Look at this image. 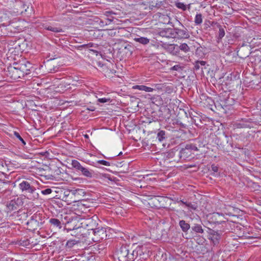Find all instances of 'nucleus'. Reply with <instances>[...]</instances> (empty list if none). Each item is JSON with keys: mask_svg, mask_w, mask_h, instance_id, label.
I'll return each instance as SVG.
<instances>
[{"mask_svg": "<svg viewBox=\"0 0 261 261\" xmlns=\"http://www.w3.org/2000/svg\"><path fill=\"white\" fill-rule=\"evenodd\" d=\"M141 255V247H137L135 249L130 250L128 246H121L115 253V261H134L138 256Z\"/></svg>", "mask_w": 261, "mask_h": 261, "instance_id": "1", "label": "nucleus"}, {"mask_svg": "<svg viewBox=\"0 0 261 261\" xmlns=\"http://www.w3.org/2000/svg\"><path fill=\"white\" fill-rule=\"evenodd\" d=\"M15 66L11 67L9 71L11 72H18L17 75L14 76V80H16L21 76H23L24 74H28L32 68V64L28 61H23L20 63H16Z\"/></svg>", "mask_w": 261, "mask_h": 261, "instance_id": "2", "label": "nucleus"}, {"mask_svg": "<svg viewBox=\"0 0 261 261\" xmlns=\"http://www.w3.org/2000/svg\"><path fill=\"white\" fill-rule=\"evenodd\" d=\"M76 222L77 224H75V225L74 227L75 226L77 228L82 227V229H85V232L86 233V236H87V234H89V231H92L95 229L97 225L94 217L87 219L80 218L79 222Z\"/></svg>", "mask_w": 261, "mask_h": 261, "instance_id": "3", "label": "nucleus"}, {"mask_svg": "<svg viewBox=\"0 0 261 261\" xmlns=\"http://www.w3.org/2000/svg\"><path fill=\"white\" fill-rule=\"evenodd\" d=\"M75 222H79V219L77 218L72 219L70 222H68V227L66 228L67 231H72L73 233H71L72 236H74L75 237L81 239L86 237V233L85 229H82V227L79 228L74 227L75 224H77Z\"/></svg>", "mask_w": 261, "mask_h": 261, "instance_id": "4", "label": "nucleus"}, {"mask_svg": "<svg viewBox=\"0 0 261 261\" xmlns=\"http://www.w3.org/2000/svg\"><path fill=\"white\" fill-rule=\"evenodd\" d=\"M19 189L27 194L28 198L30 199H35L38 198L39 194L36 193V189L33 186L27 181H23L19 185Z\"/></svg>", "mask_w": 261, "mask_h": 261, "instance_id": "5", "label": "nucleus"}, {"mask_svg": "<svg viewBox=\"0 0 261 261\" xmlns=\"http://www.w3.org/2000/svg\"><path fill=\"white\" fill-rule=\"evenodd\" d=\"M91 239L94 242H100L101 240L106 239L107 238V233L106 228L98 227L92 231L89 232V236H91Z\"/></svg>", "mask_w": 261, "mask_h": 261, "instance_id": "6", "label": "nucleus"}, {"mask_svg": "<svg viewBox=\"0 0 261 261\" xmlns=\"http://www.w3.org/2000/svg\"><path fill=\"white\" fill-rule=\"evenodd\" d=\"M71 165L72 167L77 171H81L82 174L84 176L88 178H92L94 175V171L92 170L83 167L81 163L76 160H72Z\"/></svg>", "mask_w": 261, "mask_h": 261, "instance_id": "7", "label": "nucleus"}, {"mask_svg": "<svg viewBox=\"0 0 261 261\" xmlns=\"http://www.w3.org/2000/svg\"><path fill=\"white\" fill-rule=\"evenodd\" d=\"M23 204L22 201L19 198H14L7 202L5 211L7 213L16 211Z\"/></svg>", "mask_w": 261, "mask_h": 261, "instance_id": "8", "label": "nucleus"}, {"mask_svg": "<svg viewBox=\"0 0 261 261\" xmlns=\"http://www.w3.org/2000/svg\"><path fill=\"white\" fill-rule=\"evenodd\" d=\"M13 16V15L10 11H6L4 13L3 15L1 17L2 21L4 22L3 24L6 26L9 25L14 28H18V26L15 24L16 19H11V17Z\"/></svg>", "mask_w": 261, "mask_h": 261, "instance_id": "9", "label": "nucleus"}, {"mask_svg": "<svg viewBox=\"0 0 261 261\" xmlns=\"http://www.w3.org/2000/svg\"><path fill=\"white\" fill-rule=\"evenodd\" d=\"M40 220L39 214H34L28 221L27 225L30 227V229L35 230L39 226Z\"/></svg>", "mask_w": 261, "mask_h": 261, "instance_id": "10", "label": "nucleus"}, {"mask_svg": "<svg viewBox=\"0 0 261 261\" xmlns=\"http://www.w3.org/2000/svg\"><path fill=\"white\" fill-rule=\"evenodd\" d=\"M225 215L233 216V215L232 212L229 211L226 207L224 208L221 212H216L213 214V218H215L216 219L221 217L225 219L224 218Z\"/></svg>", "mask_w": 261, "mask_h": 261, "instance_id": "11", "label": "nucleus"}, {"mask_svg": "<svg viewBox=\"0 0 261 261\" xmlns=\"http://www.w3.org/2000/svg\"><path fill=\"white\" fill-rule=\"evenodd\" d=\"M42 28H44V29H46L47 30H48V31H51L53 32H55V33L63 32L62 29L60 28L51 26V25H49L45 24H43L42 25Z\"/></svg>", "mask_w": 261, "mask_h": 261, "instance_id": "12", "label": "nucleus"}, {"mask_svg": "<svg viewBox=\"0 0 261 261\" xmlns=\"http://www.w3.org/2000/svg\"><path fill=\"white\" fill-rule=\"evenodd\" d=\"M133 89H138L141 91H144L147 92H152L154 91V89L145 85H135L133 87Z\"/></svg>", "mask_w": 261, "mask_h": 261, "instance_id": "13", "label": "nucleus"}, {"mask_svg": "<svg viewBox=\"0 0 261 261\" xmlns=\"http://www.w3.org/2000/svg\"><path fill=\"white\" fill-rule=\"evenodd\" d=\"M177 34L179 37L182 38H188L190 37V35L186 29L181 30V29H177L176 32Z\"/></svg>", "mask_w": 261, "mask_h": 261, "instance_id": "14", "label": "nucleus"}, {"mask_svg": "<svg viewBox=\"0 0 261 261\" xmlns=\"http://www.w3.org/2000/svg\"><path fill=\"white\" fill-rule=\"evenodd\" d=\"M179 225L184 232H187L190 228V224L186 222L185 220H180Z\"/></svg>", "mask_w": 261, "mask_h": 261, "instance_id": "15", "label": "nucleus"}, {"mask_svg": "<svg viewBox=\"0 0 261 261\" xmlns=\"http://www.w3.org/2000/svg\"><path fill=\"white\" fill-rule=\"evenodd\" d=\"M134 40L143 45H146L149 43L150 39L146 37H141L134 38Z\"/></svg>", "mask_w": 261, "mask_h": 261, "instance_id": "16", "label": "nucleus"}, {"mask_svg": "<svg viewBox=\"0 0 261 261\" xmlns=\"http://www.w3.org/2000/svg\"><path fill=\"white\" fill-rule=\"evenodd\" d=\"M172 29H167L166 30H163L160 32V35L163 37L170 38L171 37L170 35L172 34Z\"/></svg>", "mask_w": 261, "mask_h": 261, "instance_id": "17", "label": "nucleus"}, {"mask_svg": "<svg viewBox=\"0 0 261 261\" xmlns=\"http://www.w3.org/2000/svg\"><path fill=\"white\" fill-rule=\"evenodd\" d=\"M49 222L54 226L61 228L62 225L60 221L56 218H51L49 219Z\"/></svg>", "mask_w": 261, "mask_h": 261, "instance_id": "18", "label": "nucleus"}, {"mask_svg": "<svg viewBox=\"0 0 261 261\" xmlns=\"http://www.w3.org/2000/svg\"><path fill=\"white\" fill-rule=\"evenodd\" d=\"M220 239V236L218 232H215L212 235L211 240L214 244H218Z\"/></svg>", "mask_w": 261, "mask_h": 261, "instance_id": "19", "label": "nucleus"}, {"mask_svg": "<svg viewBox=\"0 0 261 261\" xmlns=\"http://www.w3.org/2000/svg\"><path fill=\"white\" fill-rule=\"evenodd\" d=\"M79 242V241L75 240H69L66 242V247L70 249Z\"/></svg>", "mask_w": 261, "mask_h": 261, "instance_id": "20", "label": "nucleus"}, {"mask_svg": "<svg viewBox=\"0 0 261 261\" xmlns=\"http://www.w3.org/2000/svg\"><path fill=\"white\" fill-rule=\"evenodd\" d=\"M192 230L197 233H202L203 230L201 226L199 224H196L192 227Z\"/></svg>", "mask_w": 261, "mask_h": 261, "instance_id": "21", "label": "nucleus"}, {"mask_svg": "<svg viewBox=\"0 0 261 261\" xmlns=\"http://www.w3.org/2000/svg\"><path fill=\"white\" fill-rule=\"evenodd\" d=\"M194 22L197 25L200 24L202 22V17L200 13L196 15Z\"/></svg>", "mask_w": 261, "mask_h": 261, "instance_id": "22", "label": "nucleus"}, {"mask_svg": "<svg viewBox=\"0 0 261 261\" xmlns=\"http://www.w3.org/2000/svg\"><path fill=\"white\" fill-rule=\"evenodd\" d=\"M165 132L163 130H160L157 135V139L160 142H162L165 138Z\"/></svg>", "mask_w": 261, "mask_h": 261, "instance_id": "23", "label": "nucleus"}, {"mask_svg": "<svg viewBox=\"0 0 261 261\" xmlns=\"http://www.w3.org/2000/svg\"><path fill=\"white\" fill-rule=\"evenodd\" d=\"M179 49L187 53L190 50V48L186 43H182L179 46Z\"/></svg>", "mask_w": 261, "mask_h": 261, "instance_id": "24", "label": "nucleus"}, {"mask_svg": "<svg viewBox=\"0 0 261 261\" xmlns=\"http://www.w3.org/2000/svg\"><path fill=\"white\" fill-rule=\"evenodd\" d=\"M175 5L177 8H178V9H180L183 11H185L187 9V6L181 2L176 3Z\"/></svg>", "mask_w": 261, "mask_h": 261, "instance_id": "25", "label": "nucleus"}, {"mask_svg": "<svg viewBox=\"0 0 261 261\" xmlns=\"http://www.w3.org/2000/svg\"><path fill=\"white\" fill-rule=\"evenodd\" d=\"M181 202L185 204L188 207H189L190 210H195L197 208V206L195 204H193L191 203L185 202L181 201Z\"/></svg>", "mask_w": 261, "mask_h": 261, "instance_id": "26", "label": "nucleus"}, {"mask_svg": "<svg viewBox=\"0 0 261 261\" xmlns=\"http://www.w3.org/2000/svg\"><path fill=\"white\" fill-rule=\"evenodd\" d=\"M238 125L241 127H251L252 125L250 123L244 121L242 123H239Z\"/></svg>", "mask_w": 261, "mask_h": 261, "instance_id": "27", "label": "nucleus"}, {"mask_svg": "<svg viewBox=\"0 0 261 261\" xmlns=\"http://www.w3.org/2000/svg\"><path fill=\"white\" fill-rule=\"evenodd\" d=\"M225 35V31L221 26L219 27V38L222 39Z\"/></svg>", "mask_w": 261, "mask_h": 261, "instance_id": "28", "label": "nucleus"}, {"mask_svg": "<svg viewBox=\"0 0 261 261\" xmlns=\"http://www.w3.org/2000/svg\"><path fill=\"white\" fill-rule=\"evenodd\" d=\"M97 163L106 166H110L111 165V164L109 162L105 160H98Z\"/></svg>", "mask_w": 261, "mask_h": 261, "instance_id": "29", "label": "nucleus"}, {"mask_svg": "<svg viewBox=\"0 0 261 261\" xmlns=\"http://www.w3.org/2000/svg\"><path fill=\"white\" fill-rule=\"evenodd\" d=\"M14 134V136L18 139H19L23 143V145L25 144V141L23 140V139L22 138V137L20 136V135L18 133L15 132Z\"/></svg>", "mask_w": 261, "mask_h": 261, "instance_id": "30", "label": "nucleus"}, {"mask_svg": "<svg viewBox=\"0 0 261 261\" xmlns=\"http://www.w3.org/2000/svg\"><path fill=\"white\" fill-rule=\"evenodd\" d=\"M41 193L43 195H48L52 192L51 189L48 188L41 191Z\"/></svg>", "mask_w": 261, "mask_h": 261, "instance_id": "31", "label": "nucleus"}, {"mask_svg": "<svg viewBox=\"0 0 261 261\" xmlns=\"http://www.w3.org/2000/svg\"><path fill=\"white\" fill-rule=\"evenodd\" d=\"M171 70L179 71L181 70V67L179 65H176L171 68Z\"/></svg>", "mask_w": 261, "mask_h": 261, "instance_id": "32", "label": "nucleus"}, {"mask_svg": "<svg viewBox=\"0 0 261 261\" xmlns=\"http://www.w3.org/2000/svg\"><path fill=\"white\" fill-rule=\"evenodd\" d=\"M110 100V98H101L98 99V101L101 103H105L109 102Z\"/></svg>", "mask_w": 261, "mask_h": 261, "instance_id": "33", "label": "nucleus"}, {"mask_svg": "<svg viewBox=\"0 0 261 261\" xmlns=\"http://www.w3.org/2000/svg\"><path fill=\"white\" fill-rule=\"evenodd\" d=\"M71 192L74 195H75L77 193L80 194V193H83V190L82 189H76V190H72V191H71Z\"/></svg>", "mask_w": 261, "mask_h": 261, "instance_id": "34", "label": "nucleus"}, {"mask_svg": "<svg viewBox=\"0 0 261 261\" xmlns=\"http://www.w3.org/2000/svg\"><path fill=\"white\" fill-rule=\"evenodd\" d=\"M212 171H213L215 173H217L218 171V167L215 165H212Z\"/></svg>", "mask_w": 261, "mask_h": 261, "instance_id": "35", "label": "nucleus"}, {"mask_svg": "<svg viewBox=\"0 0 261 261\" xmlns=\"http://www.w3.org/2000/svg\"><path fill=\"white\" fill-rule=\"evenodd\" d=\"M198 63L199 64L200 66H204L206 64V62L204 61H197Z\"/></svg>", "mask_w": 261, "mask_h": 261, "instance_id": "36", "label": "nucleus"}, {"mask_svg": "<svg viewBox=\"0 0 261 261\" xmlns=\"http://www.w3.org/2000/svg\"><path fill=\"white\" fill-rule=\"evenodd\" d=\"M200 65H199V64L198 63V62L197 61L195 63V68L196 69V70H198L200 68Z\"/></svg>", "mask_w": 261, "mask_h": 261, "instance_id": "37", "label": "nucleus"}, {"mask_svg": "<svg viewBox=\"0 0 261 261\" xmlns=\"http://www.w3.org/2000/svg\"><path fill=\"white\" fill-rule=\"evenodd\" d=\"M23 12L22 11H17L16 12H15V15H17L20 14H21Z\"/></svg>", "mask_w": 261, "mask_h": 261, "instance_id": "38", "label": "nucleus"}, {"mask_svg": "<svg viewBox=\"0 0 261 261\" xmlns=\"http://www.w3.org/2000/svg\"><path fill=\"white\" fill-rule=\"evenodd\" d=\"M225 222V220H223V219H220V220H219V221H217V222H218L219 224H221V223H223V222Z\"/></svg>", "mask_w": 261, "mask_h": 261, "instance_id": "39", "label": "nucleus"}, {"mask_svg": "<svg viewBox=\"0 0 261 261\" xmlns=\"http://www.w3.org/2000/svg\"><path fill=\"white\" fill-rule=\"evenodd\" d=\"M12 77L14 79V76L15 75H17V74H18L19 73H20V72H14V73H13V72H12Z\"/></svg>", "mask_w": 261, "mask_h": 261, "instance_id": "40", "label": "nucleus"}, {"mask_svg": "<svg viewBox=\"0 0 261 261\" xmlns=\"http://www.w3.org/2000/svg\"><path fill=\"white\" fill-rule=\"evenodd\" d=\"M1 166L3 168L4 167V164L3 163V162H2V164H1Z\"/></svg>", "mask_w": 261, "mask_h": 261, "instance_id": "41", "label": "nucleus"}, {"mask_svg": "<svg viewBox=\"0 0 261 261\" xmlns=\"http://www.w3.org/2000/svg\"><path fill=\"white\" fill-rule=\"evenodd\" d=\"M85 138H88V136L87 135H85Z\"/></svg>", "mask_w": 261, "mask_h": 261, "instance_id": "42", "label": "nucleus"}, {"mask_svg": "<svg viewBox=\"0 0 261 261\" xmlns=\"http://www.w3.org/2000/svg\"><path fill=\"white\" fill-rule=\"evenodd\" d=\"M21 5L22 6H23V7H24V5H23V4H21Z\"/></svg>", "mask_w": 261, "mask_h": 261, "instance_id": "43", "label": "nucleus"}, {"mask_svg": "<svg viewBox=\"0 0 261 261\" xmlns=\"http://www.w3.org/2000/svg\"><path fill=\"white\" fill-rule=\"evenodd\" d=\"M2 169V168L0 167V170Z\"/></svg>", "mask_w": 261, "mask_h": 261, "instance_id": "44", "label": "nucleus"}]
</instances>
